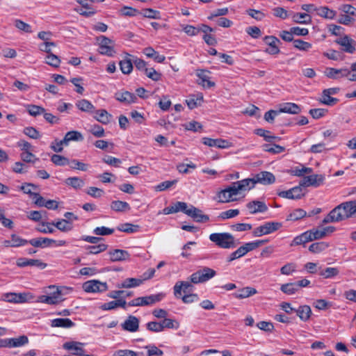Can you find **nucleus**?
<instances>
[{
    "instance_id": "obj_11",
    "label": "nucleus",
    "mask_w": 356,
    "mask_h": 356,
    "mask_svg": "<svg viewBox=\"0 0 356 356\" xmlns=\"http://www.w3.org/2000/svg\"><path fill=\"white\" fill-rule=\"evenodd\" d=\"M335 42L342 47V50L345 52L353 54L355 51L356 42L348 35L341 37Z\"/></svg>"
},
{
    "instance_id": "obj_32",
    "label": "nucleus",
    "mask_w": 356,
    "mask_h": 356,
    "mask_svg": "<svg viewBox=\"0 0 356 356\" xmlns=\"http://www.w3.org/2000/svg\"><path fill=\"white\" fill-rule=\"evenodd\" d=\"M236 182L238 185V188L241 189L242 192L250 191L254 188V185L256 184L254 177L253 178L244 179Z\"/></svg>"
},
{
    "instance_id": "obj_28",
    "label": "nucleus",
    "mask_w": 356,
    "mask_h": 356,
    "mask_svg": "<svg viewBox=\"0 0 356 356\" xmlns=\"http://www.w3.org/2000/svg\"><path fill=\"white\" fill-rule=\"evenodd\" d=\"M297 316L304 322L307 321L312 314V309L308 305L300 306L295 312Z\"/></svg>"
},
{
    "instance_id": "obj_61",
    "label": "nucleus",
    "mask_w": 356,
    "mask_h": 356,
    "mask_svg": "<svg viewBox=\"0 0 356 356\" xmlns=\"http://www.w3.org/2000/svg\"><path fill=\"white\" fill-rule=\"evenodd\" d=\"M255 134L259 136H262L264 138V140L266 142L271 143L273 139H276L277 137L274 136H270L269 131L265 130L264 129H257L255 130Z\"/></svg>"
},
{
    "instance_id": "obj_49",
    "label": "nucleus",
    "mask_w": 356,
    "mask_h": 356,
    "mask_svg": "<svg viewBox=\"0 0 356 356\" xmlns=\"http://www.w3.org/2000/svg\"><path fill=\"white\" fill-rule=\"evenodd\" d=\"M218 202L222 203L229 202L231 201H234L236 200L234 197H232L227 188L220 191L218 193Z\"/></svg>"
},
{
    "instance_id": "obj_19",
    "label": "nucleus",
    "mask_w": 356,
    "mask_h": 356,
    "mask_svg": "<svg viewBox=\"0 0 356 356\" xmlns=\"http://www.w3.org/2000/svg\"><path fill=\"white\" fill-rule=\"evenodd\" d=\"M247 208L251 213H264L268 210L266 204L261 201L253 200L247 204Z\"/></svg>"
},
{
    "instance_id": "obj_48",
    "label": "nucleus",
    "mask_w": 356,
    "mask_h": 356,
    "mask_svg": "<svg viewBox=\"0 0 356 356\" xmlns=\"http://www.w3.org/2000/svg\"><path fill=\"white\" fill-rule=\"evenodd\" d=\"M280 290L287 295H293L298 291L296 282L284 284L281 286Z\"/></svg>"
},
{
    "instance_id": "obj_17",
    "label": "nucleus",
    "mask_w": 356,
    "mask_h": 356,
    "mask_svg": "<svg viewBox=\"0 0 356 356\" xmlns=\"http://www.w3.org/2000/svg\"><path fill=\"white\" fill-rule=\"evenodd\" d=\"M256 184L260 183L264 185L271 184L275 181L274 175L270 172L263 171L254 175Z\"/></svg>"
},
{
    "instance_id": "obj_62",
    "label": "nucleus",
    "mask_w": 356,
    "mask_h": 356,
    "mask_svg": "<svg viewBox=\"0 0 356 356\" xmlns=\"http://www.w3.org/2000/svg\"><path fill=\"white\" fill-rule=\"evenodd\" d=\"M15 26L19 30L24 31L25 33H31L32 32L31 26L29 24L25 23L24 22H23L20 19L15 20Z\"/></svg>"
},
{
    "instance_id": "obj_10",
    "label": "nucleus",
    "mask_w": 356,
    "mask_h": 356,
    "mask_svg": "<svg viewBox=\"0 0 356 356\" xmlns=\"http://www.w3.org/2000/svg\"><path fill=\"white\" fill-rule=\"evenodd\" d=\"M264 42L269 47L265 50V52L270 55H276L280 52L278 44L280 43V40L273 35L265 36L264 38Z\"/></svg>"
},
{
    "instance_id": "obj_20",
    "label": "nucleus",
    "mask_w": 356,
    "mask_h": 356,
    "mask_svg": "<svg viewBox=\"0 0 356 356\" xmlns=\"http://www.w3.org/2000/svg\"><path fill=\"white\" fill-rule=\"evenodd\" d=\"M209 71L206 70H197L196 75L201 80L198 83L203 87L211 88L215 86V83L209 81Z\"/></svg>"
},
{
    "instance_id": "obj_43",
    "label": "nucleus",
    "mask_w": 356,
    "mask_h": 356,
    "mask_svg": "<svg viewBox=\"0 0 356 356\" xmlns=\"http://www.w3.org/2000/svg\"><path fill=\"white\" fill-rule=\"evenodd\" d=\"M119 65L120 70L124 74H129L133 70V63L129 58H125L120 61Z\"/></svg>"
},
{
    "instance_id": "obj_4",
    "label": "nucleus",
    "mask_w": 356,
    "mask_h": 356,
    "mask_svg": "<svg viewBox=\"0 0 356 356\" xmlns=\"http://www.w3.org/2000/svg\"><path fill=\"white\" fill-rule=\"evenodd\" d=\"M282 227V223L278 222H266L254 229L252 234L255 237H260L264 235L270 234L273 232L280 229Z\"/></svg>"
},
{
    "instance_id": "obj_7",
    "label": "nucleus",
    "mask_w": 356,
    "mask_h": 356,
    "mask_svg": "<svg viewBox=\"0 0 356 356\" xmlns=\"http://www.w3.org/2000/svg\"><path fill=\"white\" fill-rule=\"evenodd\" d=\"M325 180V176L323 175H312L304 177L300 181V185L304 187L314 186L318 187L322 185Z\"/></svg>"
},
{
    "instance_id": "obj_34",
    "label": "nucleus",
    "mask_w": 356,
    "mask_h": 356,
    "mask_svg": "<svg viewBox=\"0 0 356 356\" xmlns=\"http://www.w3.org/2000/svg\"><path fill=\"white\" fill-rule=\"evenodd\" d=\"M52 225L61 232H67L71 231L73 228L72 223L69 220L60 219L56 222H53Z\"/></svg>"
},
{
    "instance_id": "obj_24",
    "label": "nucleus",
    "mask_w": 356,
    "mask_h": 356,
    "mask_svg": "<svg viewBox=\"0 0 356 356\" xmlns=\"http://www.w3.org/2000/svg\"><path fill=\"white\" fill-rule=\"evenodd\" d=\"M122 326L124 330L134 332L138 329L139 321L136 316H129Z\"/></svg>"
},
{
    "instance_id": "obj_56",
    "label": "nucleus",
    "mask_w": 356,
    "mask_h": 356,
    "mask_svg": "<svg viewBox=\"0 0 356 356\" xmlns=\"http://www.w3.org/2000/svg\"><path fill=\"white\" fill-rule=\"evenodd\" d=\"M70 167L72 169L79 170L81 171H86L88 168V165L84 163H82L78 160L73 159L69 161Z\"/></svg>"
},
{
    "instance_id": "obj_2",
    "label": "nucleus",
    "mask_w": 356,
    "mask_h": 356,
    "mask_svg": "<svg viewBox=\"0 0 356 356\" xmlns=\"http://www.w3.org/2000/svg\"><path fill=\"white\" fill-rule=\"evenodd\" d=\"M209 239L221 248L229 249L236 247L234 238L229 233H213L210 234Z\"/></svg>"
},
{
    "instance_id": "obj_25",
    "label": "nucleus",
    "mask_w": 356,
    "mask_h": 356,
    "mask_svg": "<svg viewBox=\"0 0 356 356\" xmlns=\"http://www.w3.org/2000/svg\"><path fill=\"white\" fill-rule=\"evenodd\" d=\"M52 243H56L54 239L48 238H35L29 241V243L35 248H45L50 246Z\"/></svg>"
},
{
    "instance_id": "obj_33",
    "label": "nucleus",
    "mask_w": 356,
    "mask_h": 356,
    "mask_svg": "<svg viewBox=\"0 0 356 356\" xmlns=\"http://www.w3.org/2000/svg\"><path fill=\"white\" fill-rule=\"evenodd\" d=\"M74 323L69 318H55L51 323V327L63 328H70L74 326Z\"/></svg>"
},
{
    "instance_id": "obj_16",
    "label": "nucleus",
    "mask_w": 356,
    "mask_h": 356,
    "mask_svg": "<svg viewBox=\"0 0 356 356\" xmlns=\"http://www.w3.org/2000/svg\"><path fill=\"white\" fill-rule=\"evenodd\" d=\"M165 296V294L163 293H159L158 294L150 295L144 297L138 298L139 300V306H147L154 305L156 302L161 301Z\"/></svg>"
},
{
    "instance_id": "obj_22",
    "label": "nucleus",
    "mask_w": 356,
    "mask_h": 356,
    "mask_svg": "<svg viewBox=\"0 0 356 356\" xmlns=\"http://www.w3.org/2000/svg\"><path fill=\"white\" fill-rule=\"evenodd\" d=\"M26 293H8L3 296V300L14 303H22L26 301Z\"/></svg>"
},
{
    "instance_id": "obj_36",
    "label": "nucleus",
    "mask_w": 356,
    "mask_h": 356,
    "mask_svg": "<svg viewBox=\"0 0 356 356\" xmlns=\"http://www.w3.org/2000/svg\"><path fill=\"white\" fill-rule=\"evenodd\" d=\"M143 283V280L136 278H127L122 283L118 284V288H132L140 286Z\"/></svg>"
},
{
    "instance_id": "obj_54",
    "label": "nucleus",
    "mask_w": 356,
    "mask_h": 356,
    "mask_svg": "<svg viewBox=\"0 0 356 356\" xmlns=\"http://www.w3.org/2000/svg\"><path fill=\"white\" fill-rule=\"evenodd\" d=\"M143 17L150 19H160V13L158 10L152 8H145L139 12Z\"/></svg>"
},
{
    "instance_id": "obj_14",
    "label": "nucleus",
    "mask_w": 356,
    "mask_h": 356,
    "mask_svg": "<svg viewBox=\"0 0 356 356\" xmlns=\"http://www.w3.org/2000/svg\"><path fill=\"white\" fill-rule=\"evenodd\" d=\"M17 266L21 268L30 266H35L39 269H44L47 267V264L42 262L40 259H26L22 257L17 260Z\"/></svg>"
},
{
    "instance_id": "obj_35",
    "label": "nucleus",
    "mask_w": 356,
    "mask_h": 356,
    "mask_svg": "<svg viewBox=\"0 0 356 356\" xmlns=\"http://www.w3.org/2000/svg\"><path fill=\"white\" fill-rule=\"evenodd\" d=\"M317 14L323 18L333 19L337 15V12L330 9L327 6H321L318 8Z\"/></svg>"
},
{
    "instance_id": "obj_39",
    "label": "nucleus",
    "mask_w": 356,
    "mask_h": 356,
    "mask_svg": "<svg viewBox=\"0 0 356 356\" xmlns=\"http://www.w3.org/2000/svg\"><path fill=\"white\" fill-rule=\"evenodd\" d=\"M341 207L343 213L345 214L346 219L354 216L353 210V201L346 202L338 205Z\"/></svg>"
},
{
    "instance_id": "obj_1",
    "label": "nucleus",
    "mask_w": 356,
    "mask_h": 356,
    "mask_svg": "<svg viewBox=\"0 0 356 356\" xmlns=\"http://www.w3.org/2000/svg\"><path fill=\"white\" fill-rule=\"evenodd\" d=\"M216 275V270L209 267H204L193 273L191 277V282L186 281H178L174 286V295L179 298L181 291L184 293H190L193 290V284L204 283L213 278Z\"/></svg>"
},
{
    "instance_id": "obj_15",
    "label": "nucleus",
    "mask_w": 356,
    "mask_h": 356,
    "mask_svg": "<svg viewBox=\"0 0 356 356\" xmlns=\"http://www.w3.org/2000/svg\"><path fill=\"white\" fill-rule=\"evenodd\" d=\"M348 68H341V69H335L333 67H327L325 71V75L332 79H339L343 77L348 78Z\"/></svg>"
},
{
    "instance_id": "obj_18",
    "label": "nucleus",
    "mask_w": 356,
    "mask_h": 356,
    "mask_svg": "<svg viewBox=\"0 0 356 356\" xmlns=\"http://www.w3.org/2000/svg\"><path fill=\"white\" fill-rule=\"evenodd\" d=\"M111 261H122L129 259V253L124 250L115 249L108 252Z\"/></svg>"
},
{
    "instance_id": "obj_52",
    "label": "nucleus",
    "mask_w": 356,
    "mask_h": 356,
    "mask_svg": "<svg viewBox=\"0 0 356 356\" xmlns=\"http://www.w3.org/2000/svg\"><path fill=\"white\" fill-rule=\"evenodd\" d=\"M139 226L135 225L131 223H124L120 225L117 229L118 230L126 233H134L138 230Z\"/></svg>"
},
{
    "instance_id": "obj_38",
    "label": "nucleus",
    "mask_w": 356,
    "mask_h": 356,
    "mask_svg": "<svg viewBox=\"0 0 356 356\" xmlns=\"http://www.w3.org/2000/svg\"><path fill=\"white\" fill-rule=\"evenodd\" d=\"M111 208L117 212H123L130 210L129 204L123 201L115 200L111 203Z\"/></svg>"
},
{
    "instance_id": "obj_23",
    "label": "nucleus",
    "mask_w": 356,
    "mask_h": 356,
    "mask_svg": "<svg viewBox=\"0 0 356 356\" xmlns=\"http://www.w3.org/2000/svg\"><path fill=\"white\" fill-rule=\"evenodd\" d=\"M83 343L76 341H68L63 344V347L67 350H74V354L77 356H84V350L82 348Z\"/></svg>"
},
{
    "instance_id": "obj_53",
    "label": "nucleus",
    "mask_w": 356,
    "mask_h": 356,
    "mask_svg": "<svg viewBox=\"0 0 356 356\" xmlns=\"http://www.w3.org/2000/svg\"><path fill=\"white\" fill-rule=\"evenodd\" d=\"M307 232H308V235L310 236L311 241L318 240L325 236V232L322 230V228L312 229Z\"/></svg>"
},
{
    "instance_id": "obj_3",
    "label": "nucleus",
    "mask_w": 356,
    "mask_h": 356,
    "mask_svg": "<svg viewBox=\"0 0 356 356\" xmlns=\"http://www.w3.org/2000/svg\"><path fill=\"white\" fill-rule=\"evenodd\" d=\"M49 289H53L54 291L51 292L49 295L40 296L38 298L39 302L48 305H56L63 300L61 299V296L65 294L63 293L64 289L72 290L71 288H56L55 286H50Z\"/></svg>"
},
{
    "instance_id": "obj_8",
    "label": "nucleus",
    "mask_w": 356,
    "mask_h": 356,
    "mask_svg": "<svg viewBox=\"0 0 356 356\" xmlns=\"http://www.w3.org/2000/svg\"><path fill=\"white\" fill-rule=\"evenodd\" d=\"M345 214L341 207L337 206L323 220V224L339 222L345 220Z\"/></svg>"
},
{
    "instance_id": "obj_29",
    "label": "nucleus",
    "mask_w": 356,
    "mask_h": 356,
    "mask_svg": "<svg viewBox=\"0 0 356 356\" xmlns=\"http://www.w3.org/2000/svg\"><path fill=\"white\" fill-rule=\"evenodd\" d=\"M94 118L104 124H107L111 122L112 115L105 109H100L95 111Z\"/></svg>"
},
{
    "instance_id": "obj_12",
    "label": "nucleus",
    "mask_w": 356,
    "mask_h": 356,
    "mask_svg": "<svg viewBox=\"0 0 356 356\" xmlns=\"http://www.w3.org/2000/svg\"><path fill=\"white\" fill-rule=\"evenodd\" d=\"M186 215L192 218L197 222H205L209 220V216L204 214L198 208L190 205Z\"/></svg>"
},
{
    "instance_id": "obj_9",
    "label": "nucleus",
    "mask_w": 356,
    "mask_h": 356,
    "mask_svg": "<svg viewBox=\"0 0 356 356\" xmlns=\"http://www.w3.org/2000/svg\"><path fill=\"white\" fill-rule=\"evenodd\" d=\"M29 343L26 336L22 335L18 338H10L1 339V348H15L24 346Z\"/></svg>"
},
{
    "instance_id": "obj_55",
    "label": "nucleus",
    "mask_w": 356,
    "mask_h": 356,
    "mask_svg": "<svg viewBox=\"0 0 356 356\" xmlns=\"http://www.w3.org/2000/svg\"><path fill=\"white\" fill-rule=\"evenodd\" d=\"M45 63L54 67H58L60 63V60L56 55L50 53L45 57Z\"/></svg>"
},
{
    "instance_id": "obj_41",
    "label": "nucleus",
    "mask_w": 356,
    "mask_h": 356,
    "mask_svg": "<svg viewBox=\"0 0 356 356\" xmlns=\"http://www.w3.org/2000/svg\"><path fill=\"white\" fill-rule=\"evenodd\" d=\"M309 241H311V238L310 236L308 235V232L306 231L300 235L295 237L291 243V246L305 244Z\"/></svg>"
},
{
    "instance_id": "obj_57",
    "label": "nucleus",
    "mask_w": 356,
    "mask_h": 356,
    "mask_svg": "<svg viewBox=\"0 0 356 356\" xmlns=\"http://www.w3.org/2000/svg\"><path fill=\"white\" fill-rule=\"evenodd\" d=\"M108 248V245L104 243H100L96 245H88L87 250L89 254H97L102 252L105 251Z\"/></svg>"
},
{
    "instance_id": "obj_42",
    "label": "nucleus",
    "mask_w": 356,
    "mask_h": 356,
    "mask_svg": "<svg viewBox=\"0 0 356 356\" xmlns=\"http://www.w3.org/2000/svg\"><path fill=\"white\" fill-rule=\"evenodd\" d=\"M262 149L264 151L272 154H280L285 150V148L284 147L276 144H264L262 145Z\"/></svg>"
},
{
    "instance_id": "obj_45",
    "label": "nucleus",
    "mask_w": 356,
    "mask_h": 356,
    "mask_svg": "<svg viewBox=\"0 0 356 356\" xmlns=\"http://www.w3.org/2000/svg\"><path fill=\"white\" fill-rule=\"evenodd\" d=\"M307 213L302 209H296L291 212L286 217V220L296 221L304 218Z\"/></svg>"
},
{
    "instance_id": "obj_50",
    "label": "nucleus",
    "mask_w": 356,
    "mask_h": 356,
    "mask_svg": "<svg viewBox=\"0 0 356 356\" xmlns=\"http://www.w3.org/2000/svg\"><path fill=\"white\" fill-rule=\"evenodd\" d=\"M51 161L55 165L58 166H65L68 165L70 161L67 157L59 154H53L51 157Z\"/></svg>"
},
{
    "instance_id": "obj_59",
    "label": "nucleus",
    "mask_w": 356,
    "mask_h": 356,
    "mask_svg": "<svg viewBox=\"0 0 356 356\" xmlns=\"http://www.w3.org/2000/svg\"><path fill=\"white\" fill-rule=\"evenodd\" d=\"M86 193L95 198L101 197L104 194V191L102 189L94 186L89 187Z\"/></svg>"
},
{
    "instance_id": "obj_44",
    "label": "nucleus",
    "mask_w": 356,
    "mask_h": 356,
    "mask_svg": "<svg viewBox=\"0 0 356 356\" xmlns=\"http://www.w3.org/2000/svg\"><path fill=\"white\" fill-rule=\"evenodd\" d=\"M328 244L325 242H317L311 244L309 250L315 254L320 253L328 248Z\"/></svg>"
},
{
    "instance_id": "obj_40",
    "label": "nucleus",
    "mask_w": 356,
    "mask_h": 356,
    "mask_svg": "<svg viewBox=\"0 0 356 356\" xmlns=\"http://www.w3.org/2000/svg\"><path fill=\"white\" fill-rule=\"evenodd\" d=\"M65 182L67 185L72 186L74 189L81 188L85 184L84 181L78 177H69L65 179Z\"/></svg>"
},
{
    "instance_id": "obj_64",
    "label": "nucleus",
    "mask_w": 356,
    "mask_h": 356,
    "mask_svg": "<svg viewBox=\"0 0 356 356\" xmlns=\"http://www.w3.org/2000/svg\"><path fill=\"white\" fill-rule=\"evenodd\" d=\"M145 75L153 81H159L161 77V74L156 72L154 68H147L145 72Z\"/></svg>"
},
{
    "instance_id": "obj_30",
    "label": "nucleus",
    "mask_w": 356,
    "mask_h": 356,
    "mask_svg": "<svg viewBox=\"0 0 356 356\" xmlns=\"http://www.w3.org/2000/svg\"><path fill=\"white\" fill-rule=\"evenodd\" d=\"M339 273L338 268L327 267L325 269L318 268V274L324 279H330L337 276Z\"/></svg>"
},
{
    "instance_id": "obj_31",
    "label": "nucleus",
    "mask_w": 356,
    "mask_h": 356,
    "mask_svg": "<svg viewBox=\"0 0 356 356\" xmlns=\"http://www.w3.org/2000/svg\"><path fill=\"white\" fill-rule=\"evenodd\" d=\"M279 111H280V113H287L290 114H298L301 111V108L295 103L288 102L284 104L279 109Z\"/></svg>"
},
{
    "instance_id": "obj_13",
    "label": "nucleus",
    "mask_w": 356,
    "mask_h": 356,
    "mask_svg": "<svg viewBox=\"0 0 356 356\" xmlns=\"http://www.w3.org/2000/svg\"><path fill=\"white\" fill-rule=\"evenodd\" d=\"M202 143L209 147H216L220 149H226L232 147V143L224 139H213L207 137L202 138Z\"/></svg>"
},
{
    "instance_id": "obj_60",
    "label": "nucleus",
    "mask_w": 356,
    "mask_h": 356,
    "mask_svg": "<svg viewBox=\"0 0 356 356\" xmlns=\"http://www.w3.org/2000/svg\"><path fill=\"white\" fill-rule=\"evenodd\" d=\"M24 134L33 139H38L40 135L39 131L33 127H27L24 129Z\"/></svg>"
},
{
    "instance_id": "obj_26",
    "label": "nucleus",
    "mask_w": 356,
    "mask_h": 356,
    "mask_svg": "<svg viewBox=\"0 0 356 356\" xmlns=\"http://www.w3.org/2000/svg\"><path fill=\"white\" fill-rule=\"evenodd\" d=\"M115 98L117 100L127 104L134 103L137 100L136 96L129 91L116 93Z\"/></svg>"
},
{
    "instance_id": "obj_27",
    "label": "nucleus",
    "mask_w": 356,
    "mask_h": 356,
    "mask_svg": "<svg viewBox=\"0 0 356 356\" xmlns=\"http://www.w3.org/2000/svg\"><path fill=\"white\" fill-rule=\"evenodd\" d=\"M83 140V137L81 133L77 131H70L65 135L63 143H65V146H67L70 141H81Z\"/></svg>"
},
{
    "instance_id": "obj_37",
    "label": "nucleus",
    "mask_w": 356,
    "mask_h": 356,
    "mask_svg": "<svg viewBox=\"0 0 356 356\" xmlns=\"http://www.w3.org/2000/svg\"><path fill=\"white\" fill-rule=\"evenodd\" d=\"M76 107L83 112L92 113L95 111L93 104L87 99H81L76 103Z\"/></svg>"
},
{
    "instance_id": "obj_5",
    "label": "nucleus",
    "mask_w": 356,
    "mask_h": 356,
    "mask_svg": "<svg viewBox=\"0 0 356 356\" xmlns=\"http://www.w3.org/2000/svg\"><path fill=\"white\" fill-rule=\"evenodd\" d=\"M99 42V52L102 55L113 56L115 53L114 50L115 43L108 38L102 35L97 38Z\"/></svg>"
},
{
    "instance_id": "obj_21",
    "label": "nucleus",
    "mask_w": 356,
    "mask_h": 356,
    "mask_svg": "<svg viewBox=\"0 0 356 356\" xmlns=\"http://www.w3.org/2000/svg\"><path fill=\"white\" fill-rule=\"evenodd\" d=\"M257 293L256 289L250 286H246L238 289L236 292L234 293L232 296L237 299L248 298Z\"/></svg>"
},
{
    "instance_id": "obj_6",
    "label": "nucleus",
    "mask_w": 356,
    "mask_h": 356,
    "mask_svg": "<svg viewBox=\"0 0 356 356\" xmlns=\"http://www.w3.org/2000/svg\"><path fill=\"white\" fill-rule=\"evenodd\" d=\"M108 289L106 282L97 280L87 281L83 284V289L87 293H102Z\"/></svg>"
},
{
    "instance_id": "obj_46",
    "label": "nucleus",
    "mask_w": 356,
    "mask_h": 356,
    "mask_svg": "<svg viewBox=\"0 0 356 356\" xmlns=\"http://www.w3.org/2000/svg\"><path fill=\"white\" fill-rule=\"evenodd\" d=\"M319 101L325 105L334 106L339 102V99L332 97L331 95L323 90L322 95Z\"/></svg>"
},
{
    "instance_id": "obj_58",
    "label": "nucleus",
    "mask_w": 356,
    "mask_h": 356,
    "mask_svg": "<svg viewBox=\"0 0 356 356\" xmlns=\"http://www.w3.org/2000/svg\"><path fill=\"white\" fill-rule=\"evenodd\" d=\"M29 113L32 116H37L44 113L45 109L40 106L30 104L27 106Z\"/></svg>"
},
{
    "instance_id": "obj_63",
    "label": "nucleus",
    "mask_w": 356,
    "mask_h": 356,
    "mask_svg": "<svg viewBox=\"0 0 356 356\" xmlns=\"http://www.w3.org/2000/svg\"><path fill=\"white\" fill-rule=\"evenodd\" d=\"M11 240H12L13 247H15V248L23 246V245H25L29 243V241L22 238L16 234L11 235Z\"/></svg>"
},
{
    "instance_id": "obj_51",
    "label": "nucleus",
    "mask_w": 356,
    "mask_h": 356,
    "mask_svg": "<svg viewBox=\"0 0 356 356\" xmlns=\"http://www.w3.org/2000/svg\"><path fill=\"white\" fill-rule=\"evenodd\" d=\"M293 47L300 51H308L312 47V44L308 42L300 39L293 40Z\"/></svg>"
},
{
    "instance_id": "obj_47",
    "label": "nucleus",
    "mask_w": 356,
    "mask_h": 356,
    "mask_svg": "<svg viewBox=\"0 0 356 356\" xmlns=\"http://www.w3.org/2000/svg\"><path fill=\"white\" fill-rule=\"evenodd\" d=\"M293 19L299 24H309L312 21L311 17L307 13H298L293 15Z\"/></svg>"
}]
</instances>
